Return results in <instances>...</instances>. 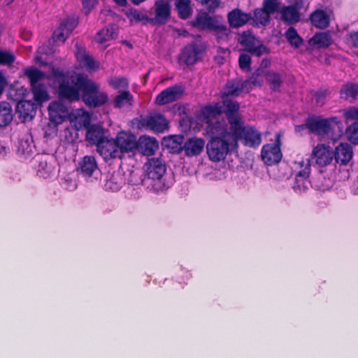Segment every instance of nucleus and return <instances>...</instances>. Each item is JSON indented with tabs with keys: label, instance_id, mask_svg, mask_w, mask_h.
<instances>
[{
	"label": "nucleus",
	"instance_id": "6ab92c4d",
	"mask_svg": "<svg viewBox=\"0 0 358 358\" xmlns=\"http://www.w3.org/2000/svg\"><path fill=\"white\" fill-rule=\"evenodd\" d=\"M77 26V22L72 18H66L61 21L54 31L52 39L55 43H64L71 31Z\"/></svg>",
	"mask_w": 358,
	"mask_h": 358
},
{
	"label": "nucleus",
	"instance_id": "0e129e2a",
	"mask_svg": "<svg viewBox=\"0 0 358 358\" xmlns=\"http://www.w3.org/2000/svg\"><path fill=\"white\" fill-rule=\"evenodd\" d=\"M10 151L8 147L0 144V156L3 157L7 155Z\"/></svg>",
	"mask_w": 358,
	"mask_h": 358
},
{
	"label": "nucleus",
	"instance_id": "3c124183",
	"mask_svg": "<svg viewBox=\"0 0 358 358\" xmlns=\"http://www.w3.org/2000/svg\"><path fill=\"white\" fill-rule=\"evenodd\" d=\"M280 8V3L278 0H264L262 3V8L270 15L278 11Z\"/></svg>",
	"mask_w": 358,
	"mask_h": 358
},
{
	"label": "nucleus",
	"instance_id": "aec40b11",
	"mask_svg": "<svg viewBox=\"0 0 358 358\" xmlns=\"http://www.w3.org/2000/svg\"><path fill=\"white\" fill-rule=\"evenodd\" d=\"M294 2V6H283L280 8V13L281 20L289 24H294L299 21V10L303 6V0H292Z\"/></svg>",
	"mask_w": 358,
	"mask_h": 358
},
{
	"label": "nucleus",
	"instance_id": "bb28decb",
	"mask_svg": "<svg viewBox=\"0 0 358 358\" xmlns=\"http://www.w3.org/2000/svg\"><path fill=\"white\" fill-rule=\"evenodd\" d=\"M352 154L351 145L347 143H341L335 148L334 158L337 163L345 165L351 160Z\"/></svg>",
	"mask_w": 358,
	"mask_h": 358
},
{
	"label": "nucleus",
	"instance_id": "a878e982",
	"mask_svg": "<svg viewBox=\"0 0 358 358\" xmlns=\"http://www.w3.org/2000/svg\"><path fill=\"white\" fill-rule=\"evenodd\" d=\"M159 144L155 138L143 136L137 141L138 150L144 155L150 156L158 149Z\"/></svg>",
	"mask_w": 358,
	"mask_h": 358
},
{
	"label": "nucleus",
	"instance_id": "de8ad7c7",
	"mask_svg": "<svg viewBox=\"0 0 358 358\" xmlns=\"http://www.w3.org/2000/svg\"><path fill=\"white\" fill-rule=\"evenodd\" d=\"M256 24L266 25L270 21V15L262 8H257L254 11V15L252 18Z\"/></svg>",
	"mask_w": 358,
	"mask_h": 358
},
{
	"label": "nucleus",
	"instance_id": "e433bc0d",
	"mask_svg": "<svg viewBox=\"0 0 358 358\" xmlns=\"http://www.w3.org/2000/svg\"><path fill=\"white\" fill-rule=\"evenodd\" d=\"M184 138L180 135H176L164 138L163 145L169 148L172 152H179L183 149Z\"/></svg>",
	"mask_w": 358,
	"mask_h": 358
},
{
	"label": "nucleus",
	"instance_id": "5fc2aeb1",
	"mask_svg": "<svg viewBox=\"0 0 358 358\" xmlns=\"http://www.w3.org/2000/svg\"><path fill=\"white\" fill-rule=\"evenodd\" d=\"M343 116L347 120H358V107H350L343 111Z\"/></svg>",
	"mask_w": 358,
	"mask_h": 358
},
{
	"label": "nucleus",
	"instance_id": "5701e85b",
	"mask_svg": "<svg viewBox=\"0 0 358 358\" xmlns=\"http://www.w3.org/2000/svg\"><path fill=\"white\" fill-rule=\"evenodd\" d=\"M90 120V113L83 108L76 109L71 112L69 121L76 130L88 127Z\"/></svg>",
	"mask_w": 358,
	"mask_h": 358
},
{
	"label": "nucleus",
	"instance_id": "7ed1b4c3",
	"mask_svg": "<svg viewBox=\"0 0 358 358\" xmlns=\"http://www.w3.org/2000/svg\"><path fill=\"white\" fill-rule=\"evenodd\" d=\"M54 70L61 72L59 70L56 69L54 67L52 68L51 74L48 76L35 68L28 69L25 71V75L29 78L31 83L34 100L38 103H41L49 99L47 88L45 86L46 80L52 79L59 84L58 81L54 76Z\"/></svg>",
	"mask_w": 358,
	"mask_h": 358
},
{
	"label": "nucleus",
	"instance_id": "f704fd0d",
	"mask_svg": "<svg viewBox=\"0 0 358 358\" xmlns=\"http://www.w3.org/2000/svg\"><path fill=\"white\" fill-rule=\"evenodd\" d=\"M197 56L196 47L194 45H189L183 49L180 55L179 60L187 65H192L196 62Z\"/></svg>",
	"mask_w": 358,
	"mask_h": 358
},
{
	"label": "nucleus",
	"instance_id": "a18cd8bd",
	"mask_svg": "<svg viewBox=\"0 0 358 358\" xmlns=\"http://www.w3.org/2000/svg\"><path fill=\"white\" fill-rule=\"evenodd\" d=\"M190 0H178L176 2V6L180 17L182 19L188 18L191 13L192 9L189 6Z\"/></svg>",
	"mask_w": 358,
	"mask_h": 358
},
{
	"label": "nucleus",
	"instance_id": "13d9d810",
	"mask_svg": "<svg viewBox=\"0 0 358 358\" xmlns=\"http://www.w3.org/2000/svg\"><path fill=\"white\" fill-rule=\"evenodd\" d=\"M251 59L248 55L242 54L239 57V66L242 69H248L250 67Z\"/></svg>",
	"mask_w": 358,
	"mask_h": 358
},
{
	"label": "nucleus",
	"instance_id": "680f3d73",
	"mask_svg": "<svg viewBox=\"0 0 358 358\" xmlns=\"http://www.w3.org/2000/svg\"><path fill=\"white\" fill-rule=\"evenodd\" d=\"M324 94L322 92H317L315 94L316 102L320 105H322L324 103Z\"/></svg>",
	"mask_w": 358,
	"mask_h": 358
},
{
	"label": "nucleus",
	"instance_id": "c85d7f7f",
	"mask_svg": "<svg viewBox=\"0 0 358 358\" xmlns=\"http://www.w3.org/2000/svg\"><path fill=\"white\" fill-rule=\"evenodd\" d=\"M170 3L165 0H158L155 3V21L159 24H164L170 16Z\"/></svg>",
	"mask_w": 358,
	"mask_h": 358
},
{
	"label": "nucleus",
	"instance_id": "39448f33",
	"mask_svg": "<svg viewBox=\"0 0 358 358\" xmlns=\"http://www.w3.org/2000/svg\"><path fill=\"white\" fill-rule=\"evenodd\" d=\"M231 132L236 139V147L239 139L243 140L244 144L249 147L258 146L261 143L260 132L253 127L245 126L243 122L231 130Z\"/></svg>",
	"mask_w": 358,
	"mask_h": 358
},
{
	"label": "nucleus",
	"instance_id": "09e8293b",
	"mask_svg": "<svg viewBox=\"0 0 358 358\" xmlns=\"http://www.w3.org/2000/svg\"><path fill=\"white\" fill-rule=\"evenodd\" d=\"M285 37L289 43L295 47H299L303 43V39L299 36L296 30L293 27H290L285 32Z\"/></svg>",
	"mask_w": 358,
	"mask_h": 358
},
{
	"label": "nucleus",
	"instance_id": "473e14b6",
	"mask_svg": "<svg viewBox=\"0 0 358 358\" xmlns=\"http://www.w3.org/2000/svg\"><path fill=\"white\" fill-rule=\"evenodd\" d=\"M310 21L313 26L319 29H324L329 24V15L321 9L316 10L310 15Z\"/></svg>",
	"mask_w": 358,
	"mask_h": 358
},
{
	"label": "nucleus",
	"instance_id": "20e7f679",
	"mask_svg": "<svg viewBox=\"0 0 358 358\" xmlns=\"http://www.w3.org/2000/svg\"><path fill=\"white\" fill-rule=\"evenodd\" d=\"M48 110L50 123L45 128V135L51 136L56 135L57 125L69 120L71 112L69 106L61 100L51 101Z\"/></svg>",
	"mask_w": 358,
	"mask_h": 358
},
{
	"label": "nucleus",
	"instance_id": "4be33fe9",
	"mask_svg": "<svg viewBox=\"0 0 358 358\" xmlns=\"http://www.w3.org/2000/svg\"><path fill=\"white\" fill-rule=\"evenodd\" d=\"M252 78L253 80H262L264 82V78H266L267 82L269 83L271 88L273 90H278L281 85V77L280 76L273 71H268L265 69H258L252 75Z\"/></svg>",
	"mask_w": 358,
	"mask_h": 358
},
{
	"label": "nucleus",
	"instance_id": "6e6d98bb",
	"mask_svg": "<svg viewBox=\"0 0 358 358\" xmlns=\"http://www.w3.org/2000/svg\"><path fill=\"white\" fill-rule=\"evenodd\" d=\"M62 185L69 191H73L77 188L76 181L69 176L63 179Z\"/></svg>",
	"mask_w": 358,
	"mask_h": 358
},
{
	"label": "nucleus",
	"instance_id": "2eb2a0df",
	"mask_svg": "<svg viewBox=\"0 0 358 358\" xmlns=\"http://www.w3.org/2000/svg\"><path fill=\"white\" fill-rule=\"evenodd\" d=\"M19 92L20 96L16 99L18 100L17 105V111L21 117L25 120L31 119L36 113V106L31 101L28 100H24L23 98L26 96L27 89L22 87L17 90Z\"/></svg>",
	"mask_w": 358,
	"mask_h": 358
},
{
	"label": "nucleus",
	"instance_id": "4468645a",
	"mask_svg": "<svg viewBox=\"0 0 358 358\" xmlns=\"http://www.w3.org/2000/svg\"><path fill=\"white\" fill-rule=\"evenodd\" d=\"M239 41L245 50L257 56H261L268 52V49L250 33L244 32L240 37Z\"/></svg>",
	"mask_w": 358,
	"mask_h": 358
},
{
	"label": "nucleus",
	"instance_id": "ddd939ff",
	"mask_svg": "<svg viewBox=\"0 0 358 358\" xmlns=\"http://www.w3.org/2000/svg\"><path fill=\"white\" fill-rule=\"evenodd\" d=\"M262 84V80H256L251 77L245 82L231 83H228L222 92L223 96H238L241 92H248L251 89V85L260 86Z\"/></svg>",
	"mask_w": 358,
	"mask_h": 358
},
{
	"label": "nucleus",
	"instance_id": "c03bdc74",
	"mask_svg": "<svg viewBox=\"0 0 358 358\" xmlns=\"http://www.w3.org/2000/svg\"><path fill=\"white\" fill-rule=\"evenodd\" d=\"M341 96L345 99H358V85L352 83L346 84L341 90Z\"/></svg>",
	"mask_w": 358,
	"mask_h": 358
},
{
	"label": "nucleus",
	"instance_id": "f257e3e1",
	"mask_svg": "<svg viewBox=\"0 0 358 358\" xmlns=\"http://www.w3.org/2000/svg\"><path fill=\"white\" fill-rule=\"evenodd\" d=\"M53 74L59 83L57 91L62 98L70 101L79 100L82 91L83 101L91 107L101 106L108 99V94L100 91L99 85L85 74L73 71L64 73L55 70Z\"/></svg>",
	"mask_w": 358,
	"mask_h": 358
},
{
	"label": "nucleus",
	"instance_id": "2f4dec72",
	"mask_svg": "<svg viewBox=\"0 0 358 358\" xmlns=\"http://www.w3.org/2000/svg\"><path fill=\"white\" fill-rule=\"evenodd\" d=\"M192 24L194 27L201 29L215 30L220 27L215 19L207 13H202L198 15Z\"/></svg>",
	"mask_w": 358,
	"mask_h": 358
},
{
	"label": "nucleus",
	"instance_id": "37998d69",
	"mask_svg": "<svg viewBox=\"0 0 358 358\" xmlns=\"http://www.w3.org/2000/svg\"><path fill=\"white\" fill-rule=\"evenodd\" d=\"M334 181L330 178H326L322 175H320L313 182V187L321 192H325L331 188Z\"/></svg>",
	"mask_w": 358,
	"mask_h": 358
},
{
	"label": "nucleus",
	"instance_id": "9d476101",
	"mask_svg": "<svg viewBox=\"0 0 358 358\" xmlns=\"http://www.w3.org/2000/svg\"><path fill=\"white\" fill-rule=\"evenodd\" d=\"M78 171L87 180L93 181L98 179L99 170L97 162L92 156H85L79 162Z\"/></svg>",
	"mask_w": 358,
	"mask_h": 358
},
{
	"label": "nucleus",
	"instance_id": "cd10ccee",
	"mask_svg": "<svg viewBox=\"0 0 358 358\" xmlns=\"http://www.w3.org/2000/svg\"><path fill=\"white\" fill-rule=\"evenodd\" d=\"M147 126L155 132H164L168 128V121L161 114H152L146 120Z\"/></svg>",
	"mask_w": 358,
	"mask_h": 358
},
{
	"label": "nucleus",
	"instance_id": "79ce46f5",
	"mask_svg": "<svg viewBox=\"0 0 358 358\" xmlns=\"http://www.w3.org/2000/svg\"><path fill=\"white\" fill-rule=\"evenodd\" d=\"M109 85L117 92H122L129 90V81L124 77L113 76L108 79Z\"/></svg>",
	"mask_w": 358,
	"mask_h": 358
},
{
	"label": "nucleus",
	"instance_id": "4c0bfd02",
	"mask_svg": "<svg viewBox=\"0 0 358 358\" xmlns=\"http://www.w3.org/2000/svg\"><path fill=\"white\" fill-rule=\"evenodd\" d=\"M103 136V130L101 127L99 125H91L87 129L86 138L91 143L96 144L97 146L99 143L105 138Z\"/></svg>",
	"mask_w": 358,
	"mask_h": 358
},
{
	"label": "nucleus",
	"instance_id": "603ef678",
	"mask_svg": "<svg viewBox=\"0 0 358 358\" xmlns=\"http://www.w3.org/2000/svg\"><path fill=\"white\" fill-rule=\"evenodd\" d=\"M15 57L10 52L0 50V65H8L14 62Z\"/></svg>",
	"mask_w": 358,
	"mask_h": 358
},
{
	"label": "nucleus",
	"instance_id": "8fccbe9b",
	"mask_svg": "<svg viewBox=\"0 0 358 358\" xmlns=\"http://www.w3.org/2000/svg\"><path fill=\"white\" fill-rule=\"evenodd\" d=\"M347 138L353 144H358V122H355L346 129Z\"/></svg>",
	"mask_w": 358,
	"mask_h": 358
},
{
	"label": "nucleus",
	"instance_id": "393cba45",
	"mask_svg": "<svg viewBox=\"0 0 358 358\" xmlns=\"http://www.w3.org/2000/svg\"><path fill=\"white\" fill-rule=\"evenodd\" d=\"M205 146V141L201 138H191L183 144V150L188 157L196 156L201 153Z\"/></svg>",
	"mask_w": 358,
	"mask_h": 358
},
{
	"label": "nucleus",
	"instance_id": "338daca9",
	"mask_svg": "<svg viewBox=\"0 0 358 358\" xmlns=\"http://www.w3.org/2000/svg\"><path fill=\"white\" fill-rule=\"evenodd\" d=\"M119 6H123L127 4V0H113Z\"/></svg>",
	"mask_w": 358,
	"mask_h": 358
},
{
	"label": "nucleus",
	"instance_id": "72a5a7b5",
	"mask_svg": "<svg viewBox=\"0 0 358 358\" xmlns=\"http://www.w3.org/2000/svg\"><path fill=\"white\" fill-rule=\"evenodd\" d=\"M332 42V37L329 32L317 33L309 40L310 45L318 48H328Z\"/></svg>",
	"mask_w": 358,
	"mask_h": 358
},
{
	"label": "nucleus",
	"instance_id": "423d86ee",
	"mask_svg": "<svg viewBox=\"0 0 358 358\" xmlns=\"http://www.w3.org/2000/svg\"><path fill=\"white\" fill-rule=\"evenodd\" d=\"M308 129L317 135H330L336 127H342L341 121L337 117L329 118L315 117L308 120Z\"/></svg>",
	"mask_w": 358,
	"mask_h": 358
},
{
	"label": "nucleus",
	"instance_id": "58836bf2",
	"mask_svg": "<svg viewBox=\"0 0 358 358\" xmlns=\"http://www.w3.org/2000/svg\"><path fill=\"white\" fill-rule=\"evenodd\" d=\"M132 102L133 96L129 90L120 92L113 99L114 106L118 108L130 107Z\"/></svg>",
	"mask_w": 358,
	"mask_h": 358
},
{
	"label": "nucleus",
	"instance_id": "e2e57ef3",
	"mask_svg": "<svg viewBox=\"0 0 358 358\" xmlns=\"http://www.w3.org/2000/svg\"><path fill=\"white\" fill-rule=\"evenodd\" d=\"M308 129V122L306 124L298 125L295 127V131L296 133L302 134L304 131Z\"/></svg>",
	"mask_w": 358,
	"mask_h": 358
},
{
	"label": "nucleus",
	"instance_id": "412c9836",
	"mask_svg": "<svg viewBox=\"0 0 358 358\" xmlns=\"http://www.w3.org/2000/svg\"><path fill=\"white\" fill-rule=\"evenodd\" d=\"M183 90L180 86L175 85L168 87L157 96L155 103L158 105L170 103L180 99Z\"/></svg>",
	"mask_w": 358,
	"mask_h": 358
},
{
	"label": "nucleus",
	"instance_id": "bf43d9fd",
	"mask_svg": "<svg viewBox=\"0 0 358 358\" xmlns=\"http://www.w3.org/2000/svg\"><path fill=\"white\" fill-rule=\"evenodd\" d=\"M202 4L206 5L210 10L215 9L220 6V0H201Z\"/></svg>",
	"mask_w": 358,
	"mask_h": 358
},
{
	"label": "nucleus",
	"instance_id": "6e6552de",
	"mask_svg": "<svg viewBox=\"0 0 358 358\" xmlns=\"http://www.w3.org/2000/svg\"><path fill=\"white\" fill-rule=\"evenodd\" d=\"M296 164H297L301 170H300L296 176L293 189L296 193L301 194L308 189L310 184L308 180L310 171V162L309 159H306L296 162Z\"/></svg>",
	"mask_w": 358,
	"mask_h": 358
},
{
	"label": "nucleus",
	"instance_id": "dca6fc26",
	"mask_svg": "<svg viewBox=\"0 0 358 358\" xmlns=\"http://www.w3.org/2000/svg\"><path fill=\"white\" fill-rule=\"evenodd\" d=\"M145 170L149 178L155 181H160L165 172V163L159 158H152L145 164Z\"/></svg>",
	"mask_w": 358,
	"mask_h": 358
},
{
	"label": "nucleus",
	"instance_id": "4d7b16f0",
	"mask_svg": "<svg viewBox=\"0 0 358 358\" xmlns=\"http://www.w3.org/2000/svg\"><path fill=\"white\" fill-rule=\"evenodd\" d=\"M97 0H82L83 10L85 14L90 13L97 4Z\"/></svg>",
	"mask_w": 358,
	"mask_h": 358
},
{
	"label": "nucleus",
	"instance_id": "ea45409f",
	"mask_svg": "<svg viewBox=\"0 0 358 358\" xmlns=\"http://www.w3.org/2000/svg\"><path fill=\"white\" fill-rule=\"evenodd\" d=\"M117 34V27L111 25L100 30L96 34V41L99 43H103L113 39Z\"/></svg>",
	"mask_w": 358,
	"mask_h": 358
},
{
	"label": "nucleus",
	"instance_id": "774afa93",
	"mask_svg": "<svg viewBox=\"0 0 358 358\" xmlns=\"http://www.w3.org/2000/svg\"><path fill=\"white\" fill-rule=\"evenodd\" d=\"M29 36H30V34L29 32H27V33H24L22 34V37L25 39V40H28L29 38Z\"/></svg>",
	"mask_w": 358,
	"mask_h": 358
},
{
	"label": "nucleus",
	"instance_id": "f03ea898",
	"mask_svg": "<svg viewBox=\"0 0 358 358\" xmlns=\"http://www.w3.org/2000/svg\"><path fill=\"white\" fill-rule=\"evenodd\" d=\"M207 134L211 138L206 145L209 159L214 162L225 159L236 147L235 138L226 123L217 122L208 127Z\"/></svg>",
	"mask_w": 358,
	"mask_h": 358
},
{
	"label": "nucleus",
	"instance_id": "69168bd1",
	"mask_svg": "<svg viewBox=\"0 0 358 358\" xmlns=\"http://www.w3.org/2000/svg\"><path fill=\"white\" fill-rule=\"evenodd\" d=\"M6 83V78L1 73H0V94L2 93L3 90Z\"/></svg>",
	"mask_w": 358,
	"mask_h": 358
},
{
	"label": "nucleus",
	"instance_id": "7c9ffc66",
	"mask_svg": "<svg viewBox=\"0 0 358 358\" xmlns=\"http://www.w3.org/2000/svg\"><path fill=\"white\" fill-rule=\"evenodd\" d=\"M124 183L122 175L120 172H113L108 175L104 183V188L107 191L117 192Z\"/></svg>",
	"mask_w": 358,
	"mask_h": 358
},
{
	"label": "nucleus",
	"instance_id": "49530a36",
	"mask_svg": "<svg viewBox=\"0 0 358 358\" xmlns=\"http://www.w3.org/2000/svg\"><path fill=\"white\" fill-rule=\"evenodd\" d=\"M55 172V166L47 161H41L38 168V175L40 177L47 178L50 177Z\"/></svg>",
	"mask_w": 358,
	"mask_h": 358
},
{
	"label": "nucleus",
	"instance_id": "1a4fd4ad",
	"mask_svg": "<svg viewBox=\"0 0 358 358\" xmlns=\"http://www.w3.org/2000/svg\"><path fill=\"white\" fill-rule=\"evenodd\" d=\"M334 159V153L329 146L318 144L313 148L310 160L319 167L330 165Z\"/></svg>",
	"mask_w": 358,
	"mask_h": 358
},
{
	"label": "nucleus",
	"instance_id": "f3484780",
	"mask_svg": "<svg viewBox=\"0 0 358 358\" xmlns=\"http://www.w3.org/2000/svg\"><path fill=\"white\" fill-rule=\"evenodd\" d=\"M115 140L122 156L124 153L133 152L137 148L136 138L130 132L120 131L117 134Z\"/></svg>",
	"mask_w": 358,
	"mask_h": 358
},
{
	"label": "nucleus",
	"instance_id": "c756f323",
	"mask_svg": "<svg viewBox=\"0 0 358 358\" xmlns=\"http://www.w3.org/2000/svg\"><path fill=\"white\" fill-rule=\"evenodd\" d=\"M251 18L250 15L243 13L239 9H234L228 14L229 24L235 28L243 26Z\"/></svg>",
	"mask_w": 358,
	"mask_h": 358
},
{
	"label": "nucleus",
	"instance_id": "864d4df0",
	"mask_svg": "<svg viewBox=\"0 0 358 358\" xmlns=\"http://www.w3.org/2000/svg\"><path fill=\"white\" fill-rule=\"evenodd\" d=\"M53 53L52 49L48 48L45 45H43L38 49L37 55L35 57V60L39 64H45V59L43 55H50Z\"/></svg>",
	"mask_w": 358,
	"mask_h": 358
},
{
	"label": "nucleus",
	"instance_id": "f8f14e48",
	"mask_svg": "<svg viewBox=\"0 0 358 358\" xmlns=\"http://www.w3.org/2000/svg\"><path fill=\"white\" fill-rule=\"evenodd\" d=\"M223 113V106L221 103H213L209 105H207L203 107L201 109L200 113L199 115V118L200 120L208 124L206 127V130L208 127L212 124H215L219 121H215L217 118ZM225 123L224 122H222Z\"/></svg>",
	"mask_w": 358,
	"mask_h": 358
},
{
	"label": "nucleus",
	"instance_id": "a211bd4d",
	"mask_svg": "<svg viewBox=\"0 0 358 358\" xmlns=\"http://www.w3.org/2000/svg\"><path fill=\"white\" fill-rule=\"evenodd\" d=\"M220 103L223 106V110L225 109L224 113H226L230 125L228 127V129L231 131L243 122L241 117L238 114L240 108L239 104L236 101L228 99Z\"/></svg>",
	"mask_w": 358,
	"mask_h": 358
},
{
	"label": "nucleus",
	"instance_id": "052dcab7",
	"mask_svg": "<svg viewBox=\"0 0 358 358\" xmlns=\"http://www.w3.org/2000/svg\"><path fill=\"white\" fill-rule=\"evenodd\" d=\"M348 41L355 47H358V31L350 32L348 35Z\"/></svg>",
	"mask_w": 358,
	"mask_h": 358
},
{
	"label": "nucleus",
	"instance_id": "c9c22d12",
	"mask_svg": "<svg viewBox=\"0 0 358 358\" xmlns=\"http://www.w3.org/2000/svg\"><path fill=\"white\" fill-rule=\"evenodd\" d=\"M126 16L131 23L146 24L153 21V20L150 18L145 13L134 8L128 9L126 11Z\"/></svg>",
	"mask_w": 358,
	"mask_h": 358
},
{
	"label": "nucleus",
	"instance_id": "b1692460",
	"mask_svg": "<svg viewBox=\"0 0 358 358\" xmlns=\"http://www.w3.org/2000/svg\"><path fill=\"white\" fill-rule=\"evenodd\" d=\"M76 57L81 69L91 71L96 70L99 67V63L94 61L86 50L82 48L77 47Z\"/></svg>",
	"mask_w": 358,
	"mask_h": 358
},
{
	"label": "nucleus",
	"instance_id": "9b49d317",
	"mask_svg": "<svg viewBox=\"0 0 358 358\" xmlns=\"http://www.w3.org/2000/svg\"><path fill=\"white\" fill-rule=\"evenodd\" d=\"M97 151L106 161L122 157L115 138L102 140L97 145Z\"/></svg>",
	"mask_w": 358,
	"mask_h": 358
},
{
	"label": "nucleus",
	"instance_id": "a19ab883",
	"mask_svg": "<svg viewBox=\"0 0 358 358\" xmlns=\"http://www.w3.org/2000/svg\"><path fill=\"white\" fill-rule=\"evenodd\" d=\"M13 120L12 110L7 102L0 103V127L8 125Z\"/></svg>",
	"mask_w": 358,
	"mask_h": 358
},
{
	"label": "nucleus",
	"instance_id": "0eeeda50",
	"mask_svg": "<svg viewBox=\"0 0 358 358\" xmlns=\"http://www.w3.org/2000/svg\"><path fill=\"white\" fill-rule=\"evenodd\" d=\"M280 135H275V141L264 145L262 148L261 156L264 162L268 166L278 163L282 157L280 148Z\"/></svg>",
	"mask_w": 358,
	"mask_h": 358
}]
</instances>
